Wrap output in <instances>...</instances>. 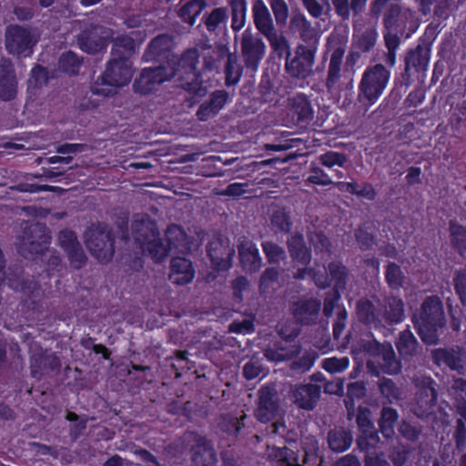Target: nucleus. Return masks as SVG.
<instances>
[{
	"label": "nucleus",
	"instance_id": "nucleus-1",
	"mask_svg": "<svg viewBox=\"0 0 466 466\" xmlns=\"http://www.w3.org/2000/svg\"><path fill=\"white\" fill-rule=\"evenodd\" d=\"M437 33L432 25H428L418 44L408 48L400 58V72L395 81V90L406 93L415 81H423L429 69L432 45Z\"/></svg>",
	"mask_w": 466,
	"mask_h": 466
},
{
	"label": "nucleus",
	"instance_id": "nucleus-2",
	"mask_svg": "<svg viewBox=\"0 0 466 466\" xmlns=\"http://www.w3.org/2000/svg\"><path fill=\"white\" fill-rule=\"evenodd\" d=\"M412 325L420 339L429 345L438 343V332L446 325L443 303L438 295L427 296L411 316Z\"/></svg>",
	"mask_w": 466,
	"mask_h": 466
},
{
	"label": "nucleus",
	"instance_id": "nucleus-3",
	"mask_svg": "<svg viewBox=\"0 0 466 466\" xmlns=\"http://www.w3.org/2000/svg\"><path fill=\"white\" fill-rule=\"evenodd\" d=\"M133 76L132 62L110 58L105 71L90 86L92 95L109 97L116 94V88L127 86Z\"/></svg>",
	"mask_w": 466,
	"mask_h": 466
},
{
	"label": "nucleus",
	"instance_id": "nucleus-4",
	"mask_svg": "<svg viewBox=\"0 0 466 466\" xmlns=\"http://www.w3.org/2000/svg\"><path fill=\"white\" fill-rule=\"evenodd\" d=\"M199 51L197 48L187 49L180 57L174 56L168 62V66L175 69V76H178L181 87L197 96H203L207 88L203 86L201 75L198 71Z\"/></svg>",
	"mask_w": 466,
	"mask_h": 466
},
{
	"label": "nucleus",
	"instance_id": "nucleus-5",
	"mask_svg": "<svg viewBox=\"0 0 466 466\" xmlns=\"http://www.w3.org/2000/svg\"><path fill=\"white\" fill-rule=\"evenodd\" d=\"M390 77V69L382 64L367 66L359 85L358 100L364 106H372L385 92Z\"/></svg>",
	"mask_w": 466,
	"mask_h": 466
},
{
	"label": "nucleus",
	"instance_id": "nucleus-6",
	"mask_svg": "<svg viewBox=\"0 0 466 466\" xmlns=\"http://www.w3.org/2000/svg\"><path fill=\"white\" fill-rule=\"evenodd\" d=\"M235 41H237L236 38ZM241 53L243 66H237V42H235V86L238 85L244 71L250 77L254 76L265 56L266 45L260 37L253 36L246 30L241 39Z\"/></svg>",
	"mask_w": 466,
	"mask_h": 466
},
{
	"label": "nucleus",
	"instance_id": "nucleus-7",
	"mask_svg": "<svg viewBox=\"0 0 466 466\" xmlns=\"http://www.w3.org/2000/svg\"><path fill=\"white\" fill-rule=\"evenodd\" d=\"M316 46L297 45L285 63L286 73L296 79H306L313 72L318 53Z\"/></svg>",
	"mask_w": 466,
	"mask_h": 466
},
{
	"label": "nucleus",
	"instance_id": "nucleus-8",
	"mask_svg": "<svg viewBox=\"0 0 466 466\" xmlns=\"http://www.w3.org/2000/svg\"><path fill=\"white\" fill-rule=\"evenodd\" d=\"M36 43L37 38L29 28L17 24H12L5 27V46L9 55L19 57L30 56Z\"/></svg>",
	"mask_w": 466,
	"mask_h": 466
},
{
	"label": "nucleus",
	"instance_id": "nucleus-9",
	"mask_svg": "<svg viewBox=\"0 0 466 466\" xmlns=\"http://www.w3.org/2000/svg\"><path fill=\"white\" fill-rule=\"evenodd\" d=\"M186 238V233L181 226L171 225L166 231L165 241L156 238L146 243V248L155 262L164 261L173 249H178Z\"/></svg>",
	"mask_w": 466,
	"mask_h": 466
},
{
	"label": "nucleus",
	"instance_id": "nucleus-10",
	"mask_svg": "<svg viewBox=\"0 0 466 466\" xmlns=\"http://www.w3.org/2000/svg\"><path fill=\"white\" fill-rule=\"evenodd\" d=\"M356 423L360 434L357 438L358 448L366 453H370L380 447L381 442L379 431L371 420V410L365 406H359L356 414Z\"/></svg>",
	"mask_w": 466,
	"mask_h": 466
},
{
	"label": "nucleus",
	"instance_id": "nucleus-11",
	"mask_svg": "<svg viewBox=\"0 0 466 466\" xmlns=\"http://www.w3.org/2000/svg\"><path fill=\"white\" fill-rule=\"evenodd\" d=\"M175 76V69L172 66L159 65L154 67H145L138 77L133 83L135 93L148 95L155 92L157 87L166 81Z\"/></svg>",
	"mask_w": 466,
	"mask_h": 466
},
{
	"label": "nucleus",
	"instance_id": "nucleus-12",
	"mask_svg": "<svg viewBox=\"0 0 466 466\" xmlns=\"http://www.w3.org/2000/svg\"><path fill=\"white\" fill-rule=\"evenodd\" d=\"M303 450L304 456L301 464L299 463L297 453L287 447L273 448L269 456L275 459L280 466H320L322 458L318 454L319 447L316 441L305 446Z\"/></svg>",
	"mask_w": 466,
	"mask_h": 466
},
{
	"label": "nucleus",
	"instance_id": "nucleus-13",
	"mask_svg": "<svg viewBox=\"0 0 466 466\" xmlns=\"http://www.w3.org/2000/svg\"><path fill=\"white\" fill-rule=\"evenodd\" d=\"M42 228L31 226L24 228L22 235L17 238L16 250L26 259H34L35 256L42 255L48 248L50 237L42 233L35 237L36 229L41 231Z\"/></svg>",
	"mask_w": 466,
	"mask_h": 466
},
{
	"label": "nucleus",
	"instance_id": "nucleus-14",
	"mask_svg": "<svg viewBox=\"0 0 466 466\" xmlns=\"http://www.w3.org/2000/svg\"><path fill=\"white\" fill-rule=\"evenodd\" d=\"M86 246L100 263H107L115 254V237L109 230H92L86 239Z\"/></svg>",
	"mask_w": 466,
	"mask_h": 466
},
{
	"label": "nucleus",
	"instance_id": "nucleus-15",
	"mask_svg": "<svg viewBox=\"0 0 466 466\" xmlns=\"http://www.w3.org/2000/svg\"><path fill=\"white\" fill-rule=\"evenodd\" d=\"M258 402L255 415L261 423H268L279 413V397L275 385H263L258 391Z\"/></svg>",
	"mask_w": 466,
	"mask_h": 466
},
{
	"label": "nucleus",
	"instance_id": "nucleus-16",
	"mask_svg": "<svg viewBox=\"0 0 466 466\" xmlns=\"http://www.w3.org/2000/svg\"><path fill=\"white\" fill-rule=\"evenodd\" d=\"M145 30H133L128 34L116 35L112 39L111 58L131 62L136 53V43L142 44L146 39Z\"/></svg>",
	"mask_w": 466,
	"mask_h": 466
},
{
	"label": "nucleus",
	"instance_id": "nucleus-17",
	"mask_svg": "<svg viewBox=\"0 0 466 466\" xmlns=\"http://www.w3.org/2000/svg\"><path fill=\"white\" fill-rule=\"evenodd\" d=\"M321 309L318 298L301 297L290 305L291 315L299 325H316Z\"/></svg>",
	"mask_w": 466,
	"mask_h": 466
},
{
	"label": "nucleus",
	"instance_id": "nucleus-18",
	"mask_svg": "<svg viewBox=\"0 0 466 466\" xmlns=\"http://www.w3.org/2000/svg\"><path fill=\"white\" fill-rule=\"evenodd\" d=\"M174 46L173 36L168 34H160L155 36L147 45L143 55V58L147 62L161 61L160 65H168L171 57H174L172 52Z\"/></svg>",
	"mask_w": 466,
	"mask_h": 466
},
{
	"label": "nucleus",
	"instance_id": "nucleus-19",
	"mask_svg": "<svg viewBox=\"0 0 466 466\" xmlns=\"http://www.w3.org/2000/svg\"><path fill=\"white\" fill-rule=\"evenodd\" d=\"M289 29L294 35H298L301 40L299 45L319 47L320 35L303 14L291 15Z\"/></svg>",
	"mask_w": 466,
	"mask_h": 466
},
{
	"label": "nucleus",
	"instance_id": "nucleus-20",
	"mask_svg": "<svg viewBox=\"0 0 466 466\" xmlns=\"http://www.w3.org/2000/svg\"><path fill=\"white\" fill-rule=\"evenodd\" d=\"M355 313L357 319L365 327L374 329L384 328L382 310L370 299L360 298L356 303Z\"/></svg>",
	"mask_w": 466,
	"mask_h": 466
},
{
	"label": "nucleus",
	"instance_id": "nucleus-21",
	"mask_svg": "<svg viewBox=\"0 0 466 466\" xmlns=\"http://www.w3.org/2000/svg\"><path fill=\"white\" fill-rule=\"evenodd\" d=\"M311 101L304 94H297L290 99L289 115L297 125L307 126L314 119Z\"/></svg>",
	"mask_w": 466,
	"mask_h": 466
},
{
	"label": "nucleus",
	"instance_id": "nucleus-22",
	"mask_svg": "<svg viewBox=\"0 0 466 466\" xmlns=\"http://www.w3.org/2000/svg\"><path fill=\"white\" fill-rule=\"evenodd\" d=\"M17 79L13 64L9 60L0 63V100L9 102L17 95Z\"/></svg>",
	"mask_w": 466,
	"mask_h": 466
},
{
	"label": "nucleus",
	"instance_id": "nucleus-23",
	"mask_svg": "<svg viewBox=\"0 0 466 466\" xmlns=\"http://www.w3.org/2000/svg\"><path fill=\"white\" fill-rule=\"evenodd\" d=\"M61 368L60 359L52 354H34L30 359V370L33 378L40 380L45 375L58 372Z\"/></svg>",
	"mask_w": 466,
	"mask_h": 466
},
{
	"label": "nucleus",
	"instance_id": "nucleus-24",
	"mask_svg": "<svg viewBox=\"0 0 466 466\" xmlns=\"http://www.w3.org/2000/svg\"><path fill=\"white\" fill-rule=\"evenodd\" d=\"M191 459L196 466H217L218 454L210 441L198 437L191 449Z\"/></svg>",
	"mask_w": 466,
	"mask_h": 466
},
{
	"label": "nucleus",
	"instance_id": "nucleus-25",
	"mask_svg": "<svg viewBox=\"0 0 466 466\" xmlns=\"http://www.w3.org/2000/svg\"><path fill=\"white\" fill-rule=\"evenodd\" d=\"M228 98V95L225 90H216L209 96L208 100L203 102L196 116L199 121H208L215 117L224 107Z\"/></svg>",
	"mask_w": 466,
	"mask_h": 466
},
{
	"label": "nucleus",
	"instance_id": "nucleus-26",
	"mask_svg": "<svg viewBox=\"0 0 466 466\" xmlns=\"http://www.w3.org/2000/svg\"><path fill=\"white\" fill-rule=\"evenodd\" d=\"M255 93L254 84L248 80L240 90L239 97L235 104V115L255 114L259 110L262 104Z\"/></svg>",
	"mask_w": 466,
	"mask_h": 466
},
{
	"label": "nucleus",
	"instance_id": "nucleus-27",
	"mask_svg": "<svg viewBox=\"0 0 466 466\" xmlns=\"http://www.w3.org/2000/svg\"><path fill=\"white\" fill-rule=\"evenodd\" d=\"M195 277V268L191 260L176 257L170 261L169 279L176 285L190 283Z\"/></svg>",
	"mask_w": 466,
	"mask_h": 466
},
{
	"label": "nucleus",
	"instance_id": "nucleus-28",
	"mask_svg": "<svg viewBox=\"0 0 466 466\" xmlns=\"http://www.w3.org/2000/svg\"><path fill=\"white\" fill-rule=\"evenodd\" d=\"M108 44V37L100 35L96 28L84 30L78 36L80 49L91 55L106 50Z\"/></svg>",
	"mask_w": 466,
	"mask_h": 466
},
{
	"label": "nucleus",
	"instance_id": "nucleus-29",
	"mask_svg": "<svg viewBox=\"0 0 466 466\" xmlns=\"http://www.w3.org/2000/svg\"><path fill=\"white\" fill-rule=\"evenodd\" d=\"M365 350L367 352L382 354L381 367L383 371L388 375H397L401 370L400 362L396 359L395 353L391 348H384L382 344L375 342L374 344L368 343L365 345Z\"/></svg>",
	"mask_w": 466,
	"mask_h": 466
},
{
	"label": "nucleus",
	"instance_id": "nucleus-30",
	"mask_svg": "<svg viewBox=\"0 0 466 466\" xmlns=\"http://www.w3.org/2000/svg\"><path fill=\"white\" fill-rule=\"evenodd\" d=\"M289 252L293 261L308 266L312 260V251L299 233L293 234L287 241Z\"/></svg>",
	"mask_w": 466,
	"mask_h": 466
},
{
	"label": "nucleus",
	"instance_id": "nucleus-31",
	"mask_svg": "<svg viewBox=\"0 0 466 466\" xmlns=\"http://www.w3.org/2000/svg\"><path fill=\"white\" fill-rule=\"evenodd\" d=\"M383 324L397 325L405 319V305L399 296H389L384 299V311H382Z\"/></svg>",
	"mask_w": 466,
	"mask_h": 466
},
{
	"label": "nucleus",
	"instance_id": "nucleus-32",
	"mask_svg": "<svg viewBox=\"0 0 466 466\" xmlns=\"http://www.w3.org/2000/svg\"><path fill=\"white\" fill-rule=\"evenodd\" d=\"M239 262L246 272H258L262 266L258 248L254 243H248L247 246L241 244L238 246Z\"/></svg>",
	"mask_w": 466,
	"mask_h": 466
},
{
	"label": "nucleus",
	"instance_id": "nucleus-33",
	"mask_svg": "<svg viewBox=\"0 0 466 466\" xmlns=\"http://www.w3.org/2000/svg\"><path fill=\"white\" fill-rule=\"evenodd\" d=\"M253 21L260 34L265 37L276 31L268 7L262 0H256L252 6Z\"/></svg>",
	"mask_w": 466,
	"mask_h": 466
},
{
	"label": "nucleus",
	"instance_id": "nucleus-34",
	"mask_svg": "<svg viewBox=\"0 0 466 466\" xmlns=\"http://www.w3.org/2000/svg\"><path fill=\"white\" fill-rule=\"evenodd\" d=\"M222 248V243L217 241L209 243L207 249L211 265L218 271L228 270L232 266L233 248L223 252Z\"/></svg>",
	"mask_w": 466,
	"mask_h": 466
},
{
	"label": "nucleus",
	"instance_id": "nucleus-35",
	"mask_svg": "<svg viewBox=\"0 0 466 466\" xmlns=\"http://www.w3.org/2000/svg\"><path fill=\"white\" fill-rule=\"evenodd\" d=\"M294 401L301 409L311 410L315 409L320 395V388L316 384L299 386L294 391Z\"/></svg>",
	"mask_w": 466,
	"mask_h": 466
},
{
	"label": "nucleus",
	"instance_id": "nucleus-36",
	"mask_svg": "<svg viewBox=\"0 0 466 466\" xmlns=\"http://www.w3.org/2000/svg\"><path fill=\"white\" fill-rule=\"evenodd\" d=\"M384 28L386 30L405 31L407 16L403 14L402 7L398 3H390L384 13Z\"/></svg>",
	"mask_w": 466,
	"mask_h": 466
},
{
	"label": "nucleus",
	"instance_id": "nucleus-37",
	"mask_svg": "<svg viewBox=\"0 0 466 466\" xmlns=\"http://www.w3.org/2000/svg\"><path fill=\"white\" fill-rule=\"evenodd\" d=\"M344 56V49L337 47L333 50L330 56L328 74L325 81V86L329 91L335 88L339 84L341 77V64Z\"/></svg>",
	"mask_w": 466,
	"mask_h": 466
},
{
	"label": "nucleus",
	"instance_id": "nucleus-38",
	"mask_svg": "<svg viewBox=\"0 0 466 466\" xmlns=\"http://www.w3.org/2000/svg\"><path fill=\"white\" fill-rule=\"evenodd\" d=\"M399 417L400 415L396 409L384 406L380 410L378 420L379 432L386 439H391L395 435V427Z\"/></svg>",
	"mask_w": 466,
	"mask_h": 466
},
{
	"label": "nucleus",
	"instance_id": "nucleus-39",
	"mask_svg": "<svg viewBox=\"0 0 466 466\" xmlns=\"http://www.w3.org/2000/svg\"><path fill=\"white\" fill-rule=\"evenodd\" d=\"M353 436L350 431L344 428H336L328 433V443L331 451L343 452L352 444Z\"/></svg>",
	"mask_w": 466,
	"mask_h": 466
},
{
	"label": "nucleus",
	"instance_id": "nucleus-40",
	"mask_svg": "<svg viewBox=\"0 0 466 466\" xmlns=\"http://www.w3.org/2000/svg\"><path fill=\"white\" fill-rule=\"evenodd\" d=\"M399 354L404 358H410L417 352L419 342L410 328L400 331L395 341Z\"/></svg>",
	"mask_w": 466,
	"mask_h": 466
},
{
	"label": "nucleus",
	"instance_id": "nucleus-41",
	"mask_svg": "<svg viewBox=\"0 0 466 466\" xmlns=\"http://www.w3.org/2000/svg\"><path fill=\"white\" fill-rule=\"evenodd\" d=\"M451 245L453 250L460 256H466V227L458 223L455 219L449 222Z\"/></svg>",
	"mask_w": 466,
	"mask_h": 466
},
{
	"label": "nucleus",
	"instance_id": "nucleus-42",
	"mask_svg": "<svg viewBox=\"0 0 466 466\" xmlns=\"http://www.w3.org/2000/svg\"><path fill=\"white\" fill-rule=\"evenodd\" d=\"M384 281L390 290H400L406 282V275L396 262L389 261L384 267Z\"/></svg>",
	"mask_w": 466,
	"mask_h": 466
},
{
	"label": "nucleus",
	"instance_id": "nucleus-43",
	"mask_svg": "<svg viewBox=\"0 0 466 466\" xmlns=\"http://www.w3.org/2000/svg\"><path fill=\"white\" fill-rule=\"evenodd\" d=\"M339 188L340 191H345L368 200H374L377 197L376 189L372 184L368 182H365L361 187L356 182H340L339 183Z\"/></svg>",
	"mask_w": 466,
	"mask_h": 466
},
{
	"label": "nucleus",
	"instance_id": "nucleus-44",
	"mask_svg": "<svg viewBox=\"0 0 466 466\" xmlns=\"http://www.w3.org/2000/svg\"><path fill=\"white\" fill-rule=\"evenodd\" d=\"M206 5L204 0H188L180 7L178 15L183 22L193 25Z\"/></svg>",
	"mask_w": 466,
	"mask_h": 466
},
{
	"label": "nucleus",
	"instance_id": "nucleus-45",
	"mask_svg": "<svg viewBox=\"0 0 466 466\" xmlns=\"http://www.w3.org/2000/svg\"><path fill=\"white\" fill-rule=\"evenodd\" d=\"M269 42V46L272 52L279 59H285L289 57L292 52L289 40L282 35H279L277 30L266 37Z\"/></svg>",
	"mask_w": 466,
	"mask_h": 466
},
{
	"label": "nucleus",
	"instance_id": "nucleus-46",
	"mask_svg": "<svg viewBox=\"0 0 466 466\" xmlns=\"http://www.w3.org/2000/svg\"><path fill=\"white\" fill-rule=\"evenodd\" d=\"M83 59L73 51L63 53L58 59V68L61 72L69 76H76L79 73Z\"/></svg>",
	"mask_w": 466,
	"mask_h": 466
},
{
	"label": "nucleus",
	"instance_id": "nucleus-47",
	"mask_svg": "<svg viewBox=\"0 0 466 466\" xmlns=\"http://www.w3.org/2000/svg\"><path fill=\"white\" fill-rule=\"evenodd\" d=\"M366 387L363 382H350L347 387L345 406L350 420L354 416V400L365 398Z\"/></svg>",
	"mask_w": 466,
	"mask_h": 466
},
{
	"label": "nucleus",
	"instance_id": "nucleus-48",
	"mask_svg": "<svg viewBox=\"0 0 466 466\" xmlns=\"http://www.w3.org/2000/svg\"><path fill=\"white\" fill-rule=\"evenodd\" d=\"M327 270L329 271L330 283L334 282L333 289H343L346 287L349 276L346 266L340 261H332L328 264Z\"/></svg>",
	"mask_w": 466,
	"mask_h": 466
},
{
	"label": "nucleus",
	"instance_id": "nucleus-49",
	"mask_svg": "<svg viewBox=\"0 0 466 466\" xmlns=\"http://www.w3.org/2000/svg\"><path fill=\"white\" fill-rule=\"evenodd\" d=\"M257 93L259 95L258 97L261 104L271 102L275 99L277 88L268 74L262 76Z\"/></svg>",
	"mask_w": 466,
	"mask_h": 466
},
{
	"label": "nucleus",
	"instance_id": "nucleus-50",
	"mask_svg": "<svg viewBox=\"0 0 466 466\" xmlns=\"http://www.w3.org/2000/svg\"><path fill=\"white\" fill-rule=\"evenodd\" d=\"M262 248L269 264H279L286 258L284 248L272 241H264Z\"/></svg>",
	"mask_w": 466,
	"mask_h": 466
},
{
	"label": "nucleus",
	"instance_id": "nucleus-51",
	"mask_svg": "<svg viewBox=\"0 0 466 466\" xmlns=\"http://www.w3.org/2000/svg\"><path fill=\"white\" fill-rule=\"evenodd\" d=\"M270 222L274 228L281 233H290L292 229V218L289 213L285 210H276L270 218Z\"/></svg>",
	"mask_w": 466,
	"mask_h": 466
},
{
	"label": "nucleus",
	"instance_id": "nucleus-52",
	"mask_svg": "<svg viewBox=\"0 0 466 466\" xmlns=\"http://www.w3.org/2000/svg\"><path fill=\"white\" fill-rule=\"evenodd\" d=\"M452 0H420V5L425 10H431L434 5L433 14L438 18H447L450 15L451 3Z\"/></svg>",
	"mask_w": 466,
	"mask_h": 466
},
{
	"label": "nucleus",
	"instance_id": "nucleus-53",
	"mask_svg": "<svg viewBox=\"0 0 466 466\" xmlns=\"http://www.w3.org/2000/svg\"><path fill=\"white\" fill-rule=\"evenodd\" d=\"M355 238L362 252L372 248L377 240L376 235L365 225L356 229Z\"/></svg>",
	"mask_w": 466,
	"mask_h": 466
},
{
	"label": "nucleus",
	"instance_id": "nucleus-54",
	"mask_svg": "<svg viewBox=\"0 0 466 466\" xmlns=\"http://www.w3.org/2000/svg\"><path fill=\"white\" fill-rule=\"evenodd\" d=\"M453 285L459 301L461 305L466 306V268L454 270Z\"/></svg>",
	"mask_w": 466,
	"mask_h": 466
},
{
	"label": "nucleus",
	"instance_id": "nucleus-55",
	"mask_svg": "<svg viewBox=\"0 0 466 466\" xmlns=\"http://www.w3.org/2000/svg\"><path fill=\"white\" fill-rule=\"evenodd\" d=\"M319 162L329 168H332L335 166L342 167L347 162V157L342 152L329 150L319 157Z\"/></svg>",
	"mask_w": 466,
	"mask_h": 466
},
{
	"label": "nucleus",
	"instance_id": "nucleus-56",
	"mask_svg": "<svg viewBox=\"0 0 466 466\" xmlns=\"http://www.w3.org/2000/svg\"><path fill=\"white\" fill-rule=\"evenodd\" d=\"M306 183L322 187H327L333 184L329 174L315 165H311L309 168V175L306 179Z\"/></svg>",
	"mask_w": 466,
	"mask_h": 466
},
{
	"label": "nucleus",
	"instance_id": "nucleus-57",
	"mask_svg": "<svg viewBox=\"0 0 466 466\" xmlns=\"http://www.w3.org/2000/svg\"><path fill=\"white\" fill-rule=\"evenodd\" d=\"M48 70L40 65H35L30 71L28 85L33 88H40L48 81Z\"/></svg>",
	"mask_w": 466,
	"mask_h": 466
},
{
	"label": "nucleus",
	"instance_id": "nucleus-58",
	"mask_svg": "<svg viewBox=\"0 0 466 466\" xmlns=\"http://www.w3.org/2000/svg\"><path fill=\"white\" fill-rule=\"evenodd\" d=\"M70 266L75 269L84 268L87 261V257L81 244L66 251Z\"/></svg>",
	"mask_w": 466,
	"mask_h": 466
},
{
	"label": "nucleus",
	"instance_id": "nucleus-59",
	"mask_svg": "<svg viewBox=\"0 0 466 466\" xmlns=\"http://www.w3.org/2000/svg\"><path fill=\"white\" fill-rule=\"evenodd\" d=\"M341 299V293L338 289H332L331 290L325 293L323 302V314L327 318L333 315L335 309L337 308L339 299Z\"/></svg>",
	"mask_w": 466,
	"mask_h": 466
},
{
	"label": "nucleus",
	"instance_id": "nucleus-60",
	"mask_svg": "<svg viewBox=\"0 0 466 466\" xmlns=\"http://www.w3.org/2000/svg\"><path fill=\"white\" fill-rule=\"evenodd\" d=\"M270 9L278 25H284L289 17V6L285 0H269Z\"/></svg>",
	"mask_w": 466,
	"mask_h": 466
},
{
	"label": "nucleus",
	"instance_id": "nucleus-61",
	"mask_svg": "<svg viewBox=\"0 0 466 466\" xmlns=\"http://www.w3.org/2000/svg\"><path fill=\"white\" fill-rule=\"evenodd\" d=\"M379 388L383 396L390 403L393 400H398L400 395V390L396 383L390 379H382L380 381Z\"/></svg>",
	"mask_w": 466,
	"mask_h": 466
},
{
	"label": "nucleus",
	"instance_id": "nucleus-62",
	"mask_svg": "<svg viewBox=\"0 0 466 466\" xmlns=\"http://www.w3.org/2000/svg\"><path fill=\"white\" fill-rule=\"evenodd\" d=\"M227 12L223 7H218L212 10L205 20L208 31H215L217 27L227 20Z\"/></svg>",
	"mask_w": 466,
	"mask_h": 466
},
{
	"label": "nucleus",
	"instance_id": "nucleus-63",
	"mask_svg": "<svg viewBox=\"0 0 466 466\" xmlns=\"http://www.w3.org/2000/svg\"><path fill=\"white\" fill-rule=\"evenodd\" d=\"M279 271L274 267L267 268L259 279V290L266 292L271 286V284L278 282Z\"/></svg>",
	"mask_w": 466,
	"mask_h": 466
},
{
	"label": "nucleus",
	"instance_id": "nucleus-64",
	"mask_svg": "<svg viewBox=\"0 0 466 466\" xmlns=\"http://www.w3.org/2000/svg\"><path fill=\"white\" fill-rule=\"evenodd\" d=\"M308 237L317 252H329L330 240L323 232L311 233Z\"/></svg>",
	"mask_w": 466,
	"mask_h": 466
}]
</instances>
